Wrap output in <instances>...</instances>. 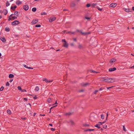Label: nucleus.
<instances>
[{
	"instance_id": "nucleus-19",
	"label": "nucleus",
	"mask_w": 134,
	"mask_h": 134,
	"mask_svg": "<svg viewBox=\"0 0 134 134\" xmlns=\"http://www.w3.org/2000/svg\"><path fill=\"white\" fill-rule=\"evenodd\" d=\"M75 4L74 2H72L71 4V6L72 7H74L75 6Z\"/></svg>"
},
{
	"instance_id": "nucleus-58",
	"label": "nucleus",
	"mask_w": 134,
	"mask_h": 134,
	"mask_svg": "<svg viewBox=\"0 0 134 134\" xmlns=\"http://www.w3.org/2000/svg\"><path fill=\"white\" fill-rule=\"evenodd\" d=\"M130 68L134 69V65L130 67Z\"/></svg>"
},
{
	"instance_id": "nucleus-2",
	"label": "nucleus",
	"mask_w": 134,
	"mask_h": 134,
	"mask_svg": "<svg viewBox=\"0 0 134 134\" xmlns=\"http://www.w3.org/2000/svg\"><path fill=\"white\" fill-rule=\"evenodd\" d=\"M20 22L18 20H15L12 23L13 25L15 26L16 25H18L20 24Z\"/></svg>"
},
{
	"instance_id": "nucleus-28",
	"label": "nucleus",
	"mask_w": 134,
	"mask_h": 134,
	"mask_svg": "<svg viewBox=\"0 0 134 134\" xmlns=\"http://www.w3.org/2000/svg\"><path fill=\"white\" fill-rule=\"evenodd\" d=\"M36 8H33L32 9V11L35 12L36 10Z\"/></svg>"
},
{
	"instance_id": "nucleus-24",
	"label": "nucleus",
	"mask_w": 134,
	"mask_h": 134,
	"mask_svg": "<svg viewBox=\"0 0 134 134\" xmlns=\"http://www.w3.org/2000/svg\"><path fill=\"white\" fill-rule=\"evenodd\" d=\"M83 127H88L90 125L89 124H83Z\"/></svg>"
},
{
	"instance_id": "nucleus-36",
	"label": "nucleus",
	"mask_w": 134,
	"mask_h": 134,
	"mask_svg": "<svg viewBox=\"0 0 134 134\" xmlns=\"http://www.w3.org/2000/svg\"><path fill=\"white\" fill-rule=\"evenodd\" d=\"M18 89L19 90H22V89L21 87L20 86H18Z\"/></svg>"
},
{
	"instance_id": "nucleus-45",
	"label": "nucleus",
	"mask_w": 134,
	"mask_h": 134,
	"mask_svg": "<svg viewBox=\"0 0 134 134\" xmlns=\"http://www.w3.org/2000/svg\"><path fill=\"white\" fill-rule=\"evenodd\" d=\"M102 119H103L104 118V115H102L101 116Z\"/></svg>"
},
{
	"instance_id": "nucleus-63",
	"label": "nucleus",
	"mask_w": 134,
	"mask_h": 134,
	"mask_svg": "<svg viewBox=\"0 0 134 134\" xmlns=\"http://www.w3.org/2000/svg\"><path fill=\"white\" fill-rule=\"evenodd\" d=\"M21 119L23 120H25L26 119V118L25 117L21 118Z\"/></svg>"
},
{
	"instance_id": "nucleus-53",
	"label": "nucleus",
	"mask_w": 134,
	"mask_h": 134,
	"mask_svg": "<svg viewBox=\"0 0 134 134\" xmlns=\"http://www.w3.org/2000/svg\"><path fill=\"white\" fill-rule=\"evenodd\" d=\"M24 66L27 69H28V67L26 65H24Z\"/></svg>"
},
{
	"instance_id": "nucleus-6",
	"label": "nucleus",
	"mask_w": 134,
	"mask_h": 134,
	"mask_svg": "<svg viewBox=\"0 0 134 134\" xmlns=\"http://www.w3.org/2000/svg\"><path fill=\"white\" fill-rule=\"evenodd\" d=\"M51 19L49 20V21L50 23L52 22L54 20L56 19V18L55 17H52L51 18Z\"/></svg>"
},
{
	"instance_id": "nucleus-40",
	"label": "nucleus",
	"mask_w": 134,
	"mask_h": 134,
	"mask_svg": "<svg viewBox=\"0 0 134 134\" xmlns=\"http://www.w3.org/2000/svg\"><path fill=\"white\" fill-rule=\"evenodd\" d=\"M106 79L102 78L101 79V81H105L106 82Z\"/></svg>"
},
{
	"instance_id": "nucleus-44",
	"label": "nucleus",
	"mask_w": 134,
	"mask_h": 134,
	"mask_svg": "<svg viewBox=\"0 0 134 134\" xmlns=\"http://www.w3.org/2000/svg\"><path fill=\"white\" fill-rule=\"evenodd\" d=\"M6 10V12H5L4 13V14L5 15H6L8 13V11L7 10Z\"/></svg>"
},
{
	"instance_id": "nucleus-31",
	"label": "nucleus",
	"mask_w": 134,
	"mask_h": 134,
	"mask_svg": "<svg viewBox=\"0 0 134 134\" xmlns=\"http://www.w3.org/2000/svg\"><path fill=\"white\" fill-rule=\"evenodd\" d=\"M41 27V25L40 24L36 25L35 26V27Z\"/></svg>"
},
{
	"instance_id": "nucleus-42",
	"label": "nucleus",
	"mask_w": 134,
	"mask_h": 134,
	"mask_svg": "<svg viewBox=\"0 0 134 134\" xmlns=\"http://www.w3.org/2000/svg\"><path fill=\"white\" fill-rule=\"evenodd\" d=\"M107 126L106 125H105L103 126V128H104V129H106L107 128Z\"/></svg>"
},
{
	"instance_id": "nucleus-55",
	"label": "nucleus",
	"mask_w": 134,
	"mask_h": 134,
	"mask_svg": "<svg viewBox=\"0 0 134 134\" xmlns=\"http://www.w3.org/2000/svg\"><path fill=\"white\" fill-rule=\"evenodd\" d=\"M34 99H36L37 98V97L36 96H35L34 97Z\"/></svg>"
},
{
	"instance_id": "nucleus-21",
	"label": "nucleus",
	"mask_w": 134,
	"mask_h": 134,
	"mask_svg": "<svg viewBox=\"0 0 134 134\" xmlns=\"http://www.w3.org/2000/svg\"><path fill=\"white\" fill-rule=\"evenodd\" d=\"M5 30L9 32L10 31V29L8 27H6L5 29Z\"/></svg>"
},
{
	"instance_id": "nucleus-48",
	"label": "nucleus",
	"mask_w": 134,
	"mask_h": 134,
	"mask_svg": "<svg viewBox=\"0 0 134 134\" xmlns=\"http://www.w3.org/2000/svg\"><path fill=\"white\" fill-rule=\"evenodd\" d=\"M52 131H54L55 130V129L54 128H51L50 129Z\"/></svg>"
},
{
	"instance_id": "nucleus-46",
	"label": "nucleus",
	"mask_w": 134,
	"mask_h": 134,
	"mask_svg": "<svg viewBox=\"0 0 134 134\" xmlns=\"http://www.w3.org/2000/svg\"><path fill=\"white\" fill-rule=\"evenodd\" d=\"M12 19H13V20H14L15 19H16L17 18V17L16 16H13L12 18Z\"/></svg>"
},
{
	"instance_id": "nucleus-49",
	"label": "nucleus",
	"mask_w": 134,
	"mask_h": 134,
	"mask_svg": "<svg viewBox=\"0 0 134 134\" xmlns=\"http://www.w3.org/2000/svg\"><path fill=\"white\" fill-rule=\"evenodd\" d=\"M62 41L63 42H64L65 43H66V42H67L65 39H62Z\"/></svg>"
},
{
	"instance_id": "nucleus-56",
	"label": "nucleus",
	"mask_w": 134,
	"mask_h": 134,
	"mask_svg": "<svg viewBox=\"0 0 134 134\" xmlns=\"http://www.w3.org/2000/svg\"><path fill=\"white\" fill-rule=\"evenodd\" d=\"M11 19H12V18L10 17L9 16V18L8 19V21H10V20H11Z\"/></svg>"
},
{
	"instance_id": "nucleus-50",
	"label": "nucleus",
	"mask_w": 134,
	"mask_h": 134,
	"mask_svg": "<svg viewBox=\"0 0 134 134\" xmlns=\"http://www.w3.org/2000/svg\"><path fill=\"white\" fill-rule=\"evenodd\" d=\"M71 113H67L66 114L67 115H70L71 114Z\"/></svg>"
},
{
	"instance_id": "nucleus-33",
	"label": "nucleus",
	"mask_w": 134,
	"mask_h": 134,
	"mask_svg": "<svg viewBox=\"0 0 134 134\" xmlns=\"http://www.w3.org/2000/svg\"><path fill=\"white\" fill-rule=\"evenodd\" d=\"M4 87H3V86H2V87H1V88H0V91H3V89H4Z\"/></svg>"
},
{
	"instance_id": "nucleus-16",
	"label": "nucleus",
	"mask_w": 134,
	"mask_h": 134,
	"mask_svg": "<svg viewBox=\"0 0 134 134\" xmlns=\"http://www.w3.org/2000/svg\"><path fill=\"white\" fill-rule=\"evenodd\" d=\"M89 84L88 83H81L82 85L83 86H86Z\"/></svg>"
},
{
	"instance_id": "nucleus-14",
	"label": "nucleus",
	"mask_w": 134,
	"mask_h": 134,
	"mask_svg": "<svg viewBox=\"0 0 134 134\" xmlns=\"http://www.w3.org/2000/svg\"><path fill=\"white\" fill-rule=\"evenodd\" d=\"M90 72L91 73H93V74L97 73L99 72H98L94 70H90Z\"/></svg>"
},
{
	"instance_id": "nucleus-54",
	"label": "nucleus",
	"mask_w": 134,
	"mask_h": 134,
	"mask_svg": "<svg viewBox=\"0 0 134 134\" xmlns=\"http://www.w3.org/2000/svg\"><path fill=\"white\" fill-rule=\"evenodd\" d=\"M113 87V86H112V87H107V89H109L110 88H111Z\"/></svg>"
},
{
	"instance_id": "nucleus-22",
	"label": "nucleus",
	"mask_w": 134,
	"mask_h": 134,
	"mask_svg": "<svg viewBox=\"0 0 134 134\" xmlns=\"http://www.w3.org/2000/svg\"><path fill=\"white\" fill-rule=\"evenodd\" d=\"M97 4L96 3H93L92 4V5H91V6L93 7H94L95 6H97Z\"/></svg>"
},
{
	"instance_id": "nucleus-26",
	"label": "nucleus",
	"mask_w": 134,
	"mask_h": 134,
	"mask_svg": "<svg viewBox=\"0 0 134 134\" xmlns=\"http://www.w3.org/2000/svg\"><path fill=\"white\" fill-rule=\"evenodd\" d=\"M14 14L17 16H18V13L17 11H15L14 13Z\"/></svg>"
},
{
	"instance_id": "nucleus-1",
	"label": "nucleus",
	"mask_w": 134,
	"mask_h": 134,
	"mask_svg": "<svg viewBox=\"0 0 134 134\" xmlns=\"http://www.w3.org/2000/svg\"><path fill=\"white\" fill-rule=\"evenodd\" d=\"M106 82L108 83H113L114 82L115 80L113 79L107 77L106 79Z\"/></svg>"
},
{
	"instance_id": "nucleus-59",
	"label": "nucleus",
	"mask_w": 134,
	"mask_h": 134,
	"mask_svg": "<svg viewBox=\"0 0 134 134\" xmlns=\"http://www.w3.org/2000/svg\"><path fill=\"white\" fill-rule=\"evenodd\" d=\"M70 45L71 46H74V44L73 43H71L70 44Z\"/></svg>"
},
{
	"instance_id": "nucleus-35",
	"label": "nucleus",
	"mask_w": 134,
	"mask_h": 134,
	"mask_svg": "<svg viewBox=\"0 0 134 134\" xmlns=\"http://www.w3.org/2000/svg\"><path fill=\"white\" fill-rule=\"evenodd\" d=\"M99 91V90H95L94 92V94H96L97 92H98Z\"/></svg>"
},
{
	"instance_id": "nucleus-18",
	"label": "nucleus",
	"mask_w": 134,
	"mask_h": 134,
	"mask_svg": "<svg viewBox=\"0 0 134 134\" xmlns=\"http://www.w3.org/2000/svg\"><path fill=\"white\" fill-rule=\"evenodd\" d=\"M70 123L72 126H73L74 125L75 123H74V122L73 120H71L70 121Z\"/></svg>"
},
{
	"instance_id": "nucleus-37",
	"label": "nucleus",
	"mask_w": 134,
	"mask_h": 134,
	"mask_svg": "<svg viewBox=\"0 0 134 134\" xmlns=\"http://www.w3.org/2000/svg\"><path fill=\"white\" fill-rule=\"evenodd\" d=\"M81 33L82 35H87V33L86 32H82L81 31Z\"/></svg>"
},
{
	"instance_id": "nucleus-51",
	"label": "nucleus",
	"mask_w": 134,
	"mask_h": 134,
	"mask_svg": "<svg viewBox=\"0 0 134 134\" xmlns=\"http://www.w3.org/2000/svg\"><path fill=\"white\" fill-rule=\"evenodd\" d=\"M22 92H26V90L25 89H23V90H22Z\"/></svg>"
},
{
	"instance_id": "nucleus-8",
	"label": "nucleus",
	"mask_w": 134,
	"mask_h": 134,
	"mask_svg": "<svg viewBox=\"0 0 134 134\" xmlns=\"http://www.w3.org/2000/svg\"><path fill=\"white\" fill-rule=\"evenodd\" d=\"M29 8L28 6L27 5H24V6L23 9L25 10H27Z\"/></svg>"
},
{
	"instance_id": "nucleus-5",
	"label": "nucleus",
	"mask_w": 134,
	"mask_h": 134,
	"mask_svg": "<svg viewBox=\"0 0 134 134\" xmlns=\"http://www.w3.org/2000/svg\"><path fill=\"white\" fill-rule=\"evenodd\" d=\"M38 21V19H34L31 22V23L32 24H34L37 23Z\"/></svg>"
},
{
	"instance_id": "nucleus-12",
	"label": "nucleus",
	"mask_w": 134,
	"mask_h": 134,
	"mask_svg": "<svg viewBox=\"0 0 134 134\" xmlns=\"http://www.w3.org/2000/svg\"><path fill=\"white\" fill-rule=\"evenodd\" d=\"M116 61V60L115 59L113 58L111 59L110 61V63H113Z\"/></svg>"
},
{
	"instance_id": "nucleus-61",
	"label": "nucleus",
	"mask_w": 134,
	"mask_h": 134,
	"mask_svg": "<svg viewBox=\"0 0 134 134\" xmlns=\"http://www.w3.org/2000/svg\"><path fill=\"white\" fill-rule=\"evenodd\" d=\"M13 79H11L10 80H9V82H11L13 81Z\"/></svg>"
},
{
	"instance_id": "nucleus-20",
	"label": "nucleus",
	"mask_w": 134,
	"mask_h": 134,
	"mask_svg": "<svg viewBox=\"0 0 134 134\" xmlns=\"http://www.w3.org/2000/svg\"><path fill=\"white\" fill-rule=\"evenodd\" d=\"M14 75L12 74H10L9 75V78H12L14 77Z\"/></svg>"
},
{
	"instance_id": "nucleus-7",
	"label": "nucleus",
	"mask_w": 134,
	"mask_h": 134,
	"mask_svg": "<svg viewBox=\"0 0 134 134\" xmlns=\"http://www.w3.org/2000/svg\"><path fill=\"white\" fill-rule=\"evenodd\" d=\"M117 5V4L115 3H113L110 4V7H111L114 8Z\"/></svg>"
},
{
	"instance_id": "nucleus-43",
	"label": "nucleus",
	"mask_w": 134,
	"mask_h": 134,
	"mask_svg": "<svg viewBox=\"0 0 134 134\" xmlns=\"http://www.w3.org/2000/svg\"><path fill=\"white\" fill-rule=\"evenodd\" d=\"M86 6L87 7H89L90 6V4L89 3L87 4H86Z\"/></svg>"
},
{
	"instance_id": "nucleus-34",
	"label": "nucleus",
	"mask_w": 134,
	"mask_h": 134,
	"mask_svg": "<svg viewBox=\"0 0 134 134\" xmlns=\"http://www.w3.org/2000/svg\"><path fill=\"white\" fill-rule=\"evenodd\" d=\"M10 3H9L8 1H7V2L6 4V6L7 7L8 6H9L10 5Z\"/></svg>"
},
{
	"instance_id": "nucleus-13",
	"label": "nucleus",
	"mask_w": 134,
	"mask_h": 134,
	"mask_svg": "<svg viewBox=\"0 0 134 134\" xmlns=\"http://www.w3.org/2000/svg\"><path fill=\"white\" fill-rule=\"evenodd\" d=\"M0 39L3 42H6V40L4 37H1Z\"/></svg>"
},
{
	"instance_id": "nucleus-27",
	"label": "nucleus",
	"mask_w": 134,
	"mask_h": 134,
	"mask_svg": "<svg viewBox=\"0 0 134 134\" xmlns=\"http://www.w3.org/2000/svg\"><path fill=\"white\" fill-rule=\"evenodd\" d=\"M96 8H97L98 10L100 11H101L103 10L102 8H100L98 6Z\"/></svg>"
},
{
	"instance_id": "nucleus-62",
	"label": "nucleus",
	"mask_w": 134,
	"mask_h": 134,
	"mask_svg": "<svg viewBox=\"0 0 134 134\" xmlns=\"http://www.w3.org/2000/svg\"><path fill=\"white\" fill-rule=\"evenodd\" d=\"M103 89V88L102 87H101L98 90L99 91H101V90Z\"/></svg>"
},
{
	"instance_id": "nucleus-3",
	"label": "nucleus",
	"mask_w": 134,
	"mask_h": 134,
	"mask_svg": "<svg viewBox=\"0 0 134 134\" xmlns=\"http://www.w3.org/2000/svg\"><path fill=\"white\" fill-rule=\"evenodd\" d=\"M101 123H102L101 122H99L98 124H97L96 125L94 126L98 128L99 129H100V126L101 125H102Z\"/></svg>"
},
{
	"instance_id": "nucleus-52",
	"label": "nucleus",
	"mask_w": 134,
	"mask_h": 134,
	"mask_svg": "<svg viewBox=\"0 0 134 134\" xmlns=\"http://www.w3.org/2000/svg\"><path fill=\"white\" fill-rule=\"evenodd\" d=\"M68 33H71L72 34H74L75 33V32H68Z\"/></svg>"
},
{
	"instance_id": "nucleus-64",
	"label": "nucleus",
	"mask_w": 134,
	"mask_h": 134,
	"mask_svg": "<svg viewBox=\"0 0 134 134\" xmlns=\"http://www.w3.org/2000/svg\"><path fill=\"white\" fill-rule=\"evenodd\" d=\"M73 40L74 41H76H76H77L76 39V38H74Z\"/></svg>"
},
{
	"instance_id": "nucleus-25",
	"label": "nucleus",
	"mask_w": 134,
	"mask_h": 134,
	"mask_svg": "<svg viewBox=\"0 0 134 134\" xmlns=\"http://www.w3.org/2000/svg\"><path fill=\"white\" fill-rule=\"evenodd\" d=\"M78 48L79 49H82L83 48V46L81 44H79L78 46Z\"/></svg>"
},
{
	"instance_id": "nucleus-4",
	"label": "nucleus",
	"mask_w": 134,
	"mask_h": 134,
	"mask_svg": "<svg viewBox=\"0 0 134 134\" xmlns=\"http://www.w3.org/2000/svg\"><path fill=\"white\" fill-rule=\"evenodd\" d=\"M43 81H45L46 83H49L53 81V80H48L46 78H43Z\"/></svg>"
},
{
	"instance_id": "nucleus-29",
	"label": "nucleus",
	"mask_w": 134,
	"mask_h": 134,
	"mask_svg": "<svg viewBox=\"0 0 134 134\" xmlns=\"http://www.w3.org/2000/svg\"><path fill=\"white\" fill-rule=\"evenodd\" d=\"M7 112L8 114H11V111L10 110H8L7 111Z\"/></svg>"
},
{
	"instance_id": "nucleus-57",
	"label": "nucleus",
	"mask_w": 134,
	"mask_h": 134,
	"mask_svg": "<svg viewBox=\"0 0 134 134\" xmlns=\"http://www.w3.org/2000/svg\"><path fill=\"white\" fill-rule=\"evenodd\" d=\"M84 91V90H82L79 91L80 92H82Z\"/></svg>"
},
{
	"instance_id": "nucleus-9",
	"label": "nucleus",
	"mask_w": 134,
	"mask_h": 134,
	"mask_svg": "<svg viewBox=\"0 0 134 134\" xmlns=\"http://www.w3.org/2000/svg\"><path fill=\"white\" fill-rule=\"evenodd\" d=\"M116 70V68L115 67H114L113 68L109 69V71L110 72H112Z\"/></svg>"
},
{
	"instance_id": "nucleus-41",
	"label": "nucleus",
	"mask_w": 134,
	"mask_h": 134,
	"mask_svg": "<svg viewBox=\"0 0 134 134\" xmlns=\"http://www.w3.org/2000/svg\"><path fill=\"white\" fill-rule=\"evenodd\" d=\"M10 85V84L8 82H7L6 84V86H9Z\"/></svg>"
},
{
	"instance_id": "nucleus-10",
	"label": "nucleus",
	"mask_w": 134,
	"mask_h": 134,
	"mask_svg": "<svg viewBox=\"0 0 134 134\" xmlns=\"http://www.w3.org/2000/svg\"><path fill=\"white\" fill-rule=\"evenodd\" d=\"M125 9L124 10L126 12H129L132 11V10L131 9H126L124 8Z\"/></svg>"
},
{
	"instance_id": "nucleus-39",
	"label": "nucleus",
	"mask_w": 134,
	"mask_h": 134,
	"mask_svg": "<svg viewBox=\"0 0 134 134\" xmlns=\"http://www.w3.org/2000/svg\"><path fill=\"white\" fill-rule=\"evenodd\" d=\"M51 98H49L47 99V101L48 102L50 103L51 102Z\"/></svg>"
},
{
	"instance_id": "nucleus-23",
	"label": "nucleus",
	"mask_w": 134,
	"mask_h": 134,
	"mask_svg": "<svg viewBox=\"0 0 134 134\" xmlns=\"http://www.w3.org/2000/svg\"><path fill=\"white\" fill-rule=\"evenodd\" d=\"M85 18L87 20V21H89L90 20L91 18L87 16H85Z\"/></svg>"
},
{
	"instance_id": "nucleus-15",
	"label": "nucleus",
	"mask_w": 134,
	"mask_h": 134,
	"mask_svg": "<svg viewBox=\"0 0 134 134\" xmlns=\"http://www.w3.org/2000/svg\"><path fill=\"white\" fill-rule=\"evenodd\" d=\"M16 3L17 5H19V4H21L22 2L20 1H18L16 2Z\"/></svg>"
},
{
	"instance_id": "nucleus-32",
	"label": "nucleus",
	"mask_w": 134,
	"mask_h": 134,
	"mask_svg": "<svg viewBox=\"0 0 134 134\" xmlns=\"http://www.w3.org/2000/svg\"><path fill=\"white\" fill-rule=\"evenodd\" d=\"M47 14L45 12H42L41 14L42 15H46V14Z\"/></svg>"
},
{
	"instance_id": "nucleus-30",
	"label": "nucleus",
	"mask_w": 134,
	"mask_h": 134,
	"mask_svg": "<svg viewBox=\"0 0 134 134\" xmlns=\"http://www.w3.org/2000/svg\"><path fill=\"white\" fill-rule=\"evenodd\" d=\"M39 89V87L38 86H36V88L35 89V90L36 91H38Z\"/></svg>"
},
{
	"instance_id": "nucleus-17",
	"label": "nucleus",
	"mask_w": 134,
	"mask_h": 134,
	"mask_svg": "<svg viewBox=\"0 0 134 134\" xmlns=\"http://www.w3.org/2000/svg\"><path fill=\"white\" fill-rule=\"evenodd\" d=\"M94 129H87L86 130H85V132H87L88 131H94Z\"/></svg>"
},
{
	"instance_id": "nucleus-38",
	"label": "nucleus",
	"mask_w": 134,
	"mask_h": 134,
	"mask_svg": "<svg viewBox=\"0 0 134 134\" xmlns=\"http://www.w3.org/2000/svg\"><path fill=\"white\" fill-rule=\"evenodd\" d=\"M122 126H123V130L124 131H126V130L125 128V126L123 125Z\"/></svg>"
},
{
	"instance_id": "nucleus-60",
	"label": "nucleus",
	"mask_w": 134,
	"mask_h": 134,
	"mask_svg": "<svg viewBox=\"0 0 134 134\" xmlns=\"http://www.w3.org/2000/svg\"><path fill=\"white\" fill-rule=\"evenodd\" d=\"M24 100H25L26 101H27V99L26 98H24Z\"/></svg>"
},
{
	"instance_id": "nucleus-11",
	"label": "nucleus",
	"mask_w": 134,
	"mask_h": 134,
	"mask_svg": "<svg viewBox=\"0 0 134 134\" xmlns=\"http://www.w3.org/2000/svg\"><path fill=\"white\" fill-rule=\"evenodd\" d=\"M63 46L66 48H67L68 46V44L67 42L65 43L63 45Z\"/></svg>"
},
{
	"instance_id": "nucleus-47",
	"label": "nucleus",
	"mask_w": 134,
	"mask_h": 134,
	"mask_svg": "<svg viewBox=\"0 0 134 134\" xmlns=\"http://www.w3.org/2000/svg\"><path fill=\"white\" fill-rule=\"evenodd\" d=\"M11 9L13 10L14 11L15 9H14V7L13 6H11L10 8Z\"/></svg>"
}]
</instances>
